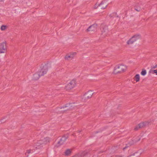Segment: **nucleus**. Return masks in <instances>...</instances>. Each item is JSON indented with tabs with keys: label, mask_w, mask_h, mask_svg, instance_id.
<instances>
[{
	"label": "nucleus",
	"mask_w": 157,
	"mask_h": 157,
	"mask_svg": "<svg viewBox=\"0 0 157 157\" xmlns=\"http://www.w3.org/2000/svg\"><path fill=\"white\" fill-rule=\"evenodd\" d=\"M108 4L106 0L102 1L100 4L96 3L94 6V8L96 9L98 6L101 7V9L105 8Z\"/></svg>",
	"instance_id": "6"
},
{
	"label": "nucleus",
	"mask_w": 157,
	"mask_h": 157,
	"mask_svg": "<svg viewBox=\"0 0 157 157\" xmlns=\"http://www.w3.org/2000/svg\"><path fill=\"white\" fill-rule=\"evenodd\" d=\"M140 140V138H139V139H138V140L137 141H136V142H137V141H139V140Z\"/></svg>",
	"instance_id": "29"
},
{
	"label": "nucleus",
	"mask_w": 157,
	"mask_h": 157,
	"mask_svg": "<svg viewBox=\"0 0 157 157\" xmlns=\"http://www.w3.org/2000/svg\"><path fill=\"white\" fill-rule=\"evenodd\" d=\"M126 69V66L123 64L119 65L115 67L113 73L115 74L121 73L125 71Z\"/></svg>",
	"instance_id": "3"
},
{
	"label": "nucleus",
	"mask_w": 157,
	"mask_h": 157,
	"mask_svg": "<svg viewBox=\"0 0 157 157\" xmlns=\"http://www.w3.org/2000/svg\"><path fill=\"white\" fill-rule=\"evenodd\" d=\"M42 76L40 75V73L38 72V71L36 73L34 74L33 76V80H38L40 77V76Z\"/></svg>",
	"instance_id": "13"
},
{
	"label": "nucleus",
	"mask_w": 157,
	"mask_h": 157,
	"mask_svg": "<svg viewBox=\"0 0 157 157\" xmlns=\"http://www.w3.org/2000/svg\"><path fill=\"white\" fill-rule=\"evenodd\" d=\"M4 0H0V2H2V1H4Z\"/></svg>",
	"instance_id": "30"
},
{
	"label": "nucleus",
	"mask_w": 157,
	"mask_h": 157,
	"mask_svg": "<svg viewBox=\"0 0 157 157\" xmlns=\"http://www.w3.org/2000/svg\"><path fill=\"white\" fill-rule=\"evenodd\" d=\"M83 156V153H79L78 154H76L72 157H81Z\"/></svg>",
	"instance_id": "22"
},
{
	"label": "nucleus",
	"mask_w": 157,
	"mask_h": 157,
	"mask_svg": "<svg viewBox=\"0 0 157 157\" xmlns=\"http://www.w3.org/2000/svg\"><path fill=\"white\" fill-rule=\"evenodd\" d=\"M156 67H157V65H156L154 67V68H156Z\"/></svg>",
	"instance_id": "28"
},
{
	"label": "nucleus",
	"mask_w": 157,
	"mask_h": 157,
	"mask_svg": "<svg viewBox=\"0 0 157 157\" xmlns=\"http://www.w3.org/2000/svg\"><path fill=\"white\" fill-rule=\"evenodd\" d=\"M149 73L152 74L155 73L156 75H157V70H151L149 71Z\"/></svg>",
	"instance_id": "23"
},
{
	"label": "nucleus",
	"mask_w": 157,
	"mask_h": 157,
	"mask_svg": "<svg viewBox=\"0 0 157 157\" xmlns=\"http://www.w3.org/2000/svg\"><path fill=\"white\" fill-rule=\"evenodd\" d=\"M101 31L102 34H104V36L106 35L108 33V27L107 26H105L101 29Z\"/></svg>",
	"instance_id": "14"
},
{
	"label": "nucleus",
	"mask_w": 157,
	"mask_h": 157,
	"mask_svg": "<svg viewBox=\"0 0 157 157\" xmlns=\"http://www.w3.org/2000/svg\"><path fill=\"white\" fill-rule=\"evenodd\" d=\"M147 72L146 70L143 69L141 72V74L142 75L144 76L146 74Z\"/></svg>",
	"instance_id": "24"
},
{
	"label": "nucleus",
	"mask_w": 157,
	"mask_h": 157,
	"mask_svg": "<svg viewBox=\"0 0 157 157\" xmlns=\"http://www.w3.org/2000/svg\"><path fill=\"white\" fill-rule=\"evenodd\" d=\"M50 139L48 137L44 138L41 140L38 141L37 143L34 146L36 149H39L41 147V145L43 144H46L49 142Z\"/></svg>",
	"instance_id": "2"
},
{
	"label": "nucleus",
	"mask_w": 157,
	"mask_h": 157,
	"mask_svg": "<svg viewBox=\"0 0 157 157\" xmlns=\"http://www.w3.org/2000/svg\"><path fill=\"white\" fill-rule=\"evenodd\" d=\"M7 51V45L6 42L3 41L0 43V53H3Z\"/></svg>",
	"instance_id": "4"
},
{
	"label": "nucleus",
	"mask_w": 157,
	"mask_h": 157,
	"mask_svg": "<svg viewBox=\"0 0 157 157\" xmlns=\"http://www.w3.org/2000/svg\"><path fill=\"white\" fill-rule=\"evenodd\" d=\"M143 152L144 150L143 149L139 150L137 152L130 155L129 157H131L133 156H135L136 157H139Z\"/></svg>",
	"instance_id": "12"
},
{
	"label": "nucleus",
	"mask_w": 157,
	"mask_h": 157,
	"mask_svg": "<svg viewBox=\"0 0 157 157\" xmlns=\"http://www.w3.org/2000/svg\"><path fill=\"white\" fill-rule=\"evenodd\" d=\"M140 6V5L139 4H137L135 6V10L137 11H140L141 10Z\"/></svg>",
	"instance_id": "17"
},
{
	"label": "nucleus",
	"mask_w": 157,
	"mask_h": 157,
	"mask_svg": "<svg viewBox=\"0 0 157 157\" xmlns=\"http://www.w3.org/2000/svg\"><path fill=\"white\" fill-rule=\"evenodd\" d=\"M67 138V136H63L60 139V140L58 142L57 144L56 145V147H58L64 143L66 141Z\"/></svg>",
	"instance_id": "9"
},
{
	"label": "nucleus",
	"mask_w": 157,
	"mask_h": 157,
	"mask_svg": "<svg viewBox=\"0 0 157 157\" xmlns=\"http://www.w3.org/2000/svg\"><path fill=\"white\" fill-rule=\"evenodd\" d=\"M51 65L50 63L42 64L40 69L38 70V72L40 73L42 76L46 74L48 70L51 68Z\"/></svg>",
	"instance_id": "1"
},
{
	"label": "nucleus",
	"mask_w": 157,
	"mask_h": 157,
	"mask_svg": "<svg viewBox=\"0 0 157 157\" xmlns=\"http://www.w3.org/2000/svg\"><path fill=\"white\" fill-rule=\"evenodd\" d=\"M8 28V25H2L0 29L2 31L6 30Z\"/></svg>",
	"instance_id": "19"
},
{
	"label": "nucleus",
	"mask_w": 157,
	"mask_h": 157,
	"mask_svg": "<svg viewBox=\"0 0 157 157\" xmlns=\"http://www.w3.org/2000/svg\"><path fill=\"white\" fill-rule=\"evenodd\" d=\"M97 24H94L89 27L87 29V31L92 32L95 31L97 30Z\"/></svg>",
	"instance_id": "10"
},
{
	"label": "nucleus",
	"mask_w": 157,
	"mask_h": 157,
	"mask_svg": "<svg viewBox=\"0 0 157 157\" xmlns=\"http://www.w3.org/2000/svg\"><path fill=\"white\" fill-rule=\"evenodd\" d=\"M33 150L32 149L28 150L27 151V152L25 154L26 155L27 153L29 154L30 153H33Z\"/></svg>",
	"instance_id": "25"
},
{
	"label": "nucleus",
	"mask_w": 157,
	"mask_h": 157,
	"mask_svg": "<svg viewBox=\"0 0 157 157\" xmlns=\"http://www.w3.org/2000/svg\"><path fill=\"white\" fill-rule=\"evenodd\" d=\"M135 40L133 39V38H131L129 40H128L127 42V44H128L129 45L131 44H133L134 42H135Z\"/></svg>",
	"instance_id": "20"
},
{
	"label": "nucleus",
	"mask_w": 157,
	"mask_h": 157,
	"mask_svg": "<svg viewBox=\"0 0 157 157\" xmlns=\"http://www.w3.org/2000/svg\"><path fill=\"white\" fill-rule=\"evenodd\" d=\"M76 53L75 52H72L67 54L65 56V59L67 60H71L76 55Z\"/></svg>",
	"instance_id": "7"
},
{
	"label": "nucleus",
	"mask_w": 157,
	"mask_h": 157,
	"mask_svg": "<svg viewBox=\"0 0 157 157\" xmlns=\"http://www.w3.org/2000/svg\"><path fill=\"white\" fill-rule=\"evenodd\" d=\"M140 128V127H139V124H138L137 126H136L135 128V129L136 130H138Z\"/></svg>",
	"instance_id": "27"
},
{
	"label": "nucleus",
	"mask_w": 157,
	"mask_h": 157,
	"mask_svg": "<svg viewBox=\"0 0 157 157\" xmlns=\"http://www.w3.org/2000/svg\"><path fill=\"white\" fill-rule=\"evenodd\" d=\"M71 149H68L65 151L64 153L66 155H68L71 153Z\"/></svg>",
	"instance_id": "21"
},
{
	"label": "nucleus",
	"mask_w": 157,
	"mask_h": 157,
	"mask_svg": "<svg viewBox=\"0 0 157 157\" xmlns=\"http://www.w3.org/2000/svg\"><path fill=\"white\" fill-rule=\"evenodd\" d=\"M141 37V36L139 34H136L134 35L132 38L135 40V41H136L137 40L140 39Z\"/></svg>",
	"instance_id": "16"
},
{
	"label": "nucleus",
	"mask_w": 157,
	"mask_h": 157,
	"mask_svg": "<svg viewBox=\"0 0 157 157\" xmlns=\"http://www.w3.org/2000/svg\"><path fill=\"white\" fill-rule=\"evenodd\" d=\"M130 146L129 144H126L125 147L123 148V150L124 151H125L126 149H127Z\"/></svg>",
	"instance_id": "26"
},
{
	"label": "nucleus",
	"mask_w": 157,
	"mask_h": 157,
	"mask_svg": "<svg viewBox=\"0 0 157 157\" xmlns=\"http://www.w3.org/2000/svg\"><path fill=\"white\" fill-rule=\"evenodd\" d=\"M74 104L70 103L69 104H67L66 105L63 106L62 107H61L60 108H59V109H60L61 112L64 111L66 110H67L71 108L73 106Z\"/></svg>",
	"instance_id": "8"
},
{
	"label": "nucleus",
	"mask_w": 157,
	"mask_h": 157,
	"mask_svg": "<svg viewBox=\"0 0 157 157\" xmlns=\"http://www.w3.org/2000/svg\"><path fill=\"white\" fill-rule=\"evenodd\" d=\"M149 123V122L148 121H146L145 122L141 123L139 124V127H140V128H142L148 125Z\"/></svg>",
	"instance_id": "15"
},
{
	"label": "nucleus",
	"mask_w": 157,
	"mask_h": 157,
	"mask_svg": "<svg viewBox=\"0 0 157 157\" xmlns=\"http://www.w3.org/2000/svg\"><path fill=\"white\" fill-rule=\"evenodd\" d=\"M76 84V80L75 79H73L71 81L67 86H65V89L67 90L71 89L73 88Z\"/></svg>",
	"instance_id": "5"
},
{
	"label": "nucleus",
	"mask_w": 157,
	"mask_h": 157,
	"mask_svg": "<svg viewBox=\"0 0 157 157\" xmlns=\"http://www.w3.org/2000/svg\"><path fill=\"white\" fill-rule=\"evenodd\" d=\"M93 93L92 90L88 91L84 95L83 98L85 100L86 99H89L91 98L93 94Z\"/></svg>",
	"instance_id": "11"
},
{
	"label": "nucleus",
	"mask_w": 157,
	"mask_h": 157,
	"mask_svg": "<svg viewBox=\"0 0 157 157\" xmlns=\"http://www.w3.org/2000/svg\"><path fill=\"white\" fill-rule=\"evenodd\" d=\"M134 80L136 82H138L140 80V76L138 74L136 75L134 78Z\"/></svg>",
	"instance_id": "18"
}]
</instances>
